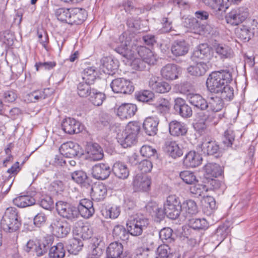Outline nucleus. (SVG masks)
<instances>
[{
    "label": "nucleus",
    "mask_w": 258,
    "mask_h": 258,
    "mask_svg": "<svg viewBox=\"0 0 258 258\" xmlns=\"http://www.w3.org/2000/svg\"><path fill=\"white\" fill-rule=\"evenodd\" d=\"M223 117V114H218L209 113V111L203 112L202 111L197 113V122L194 124V127L199 132H204L207 128L208 123L216 124Z\"/></svg>",
    "instance_id": "4"
},
{
    "label": "nucleus",
    "mask_w": 258,
    "mask_h": 258,
    "mask_svg": "<svg viewBox=\"0 0 258 258\" xmlns=\"http://www.w3.org/2000/svg\"><path fill=\"white\" fill-rule=\"evenodd\" d=\"M83 243L82 241L77 238H73L69 240L68 245V251L73 254H77L80 250H81Z\"/></svg>",
    "instance_id": "42"
},
{
    "label": "nucleus",
    "mask_w": 258,
    "mask_h": 258,
    "mask_svg": "<svg viewBox=\"0 0 258 258\" xmlns=\"http://www.w3.org/2000/svg\"><path fill=\"white\" fill-rule=\"evenodd\" d=\"M124 38V34H122L119 36V40L121 42V45L120 46L116 48L115 50L124 57L127 58V53L128 51V46L130 45V41L128 40H126L123 42Z\"/></svg>",
    "instance_id": "45"
},
{
    "label": "nucleus",
    "mask_w": 258,
    "mask_h": 258,
    "mask_svg": "<svg viewBox=\"0 0 258 258\" xmlns=\"http://www.w3.org/2000/svg\"><path fill=\"white\" fill-rule=\"evenodd\" d=\"M174 109L177 114L183 118L190 117L192 114L191 107L181 98H177L174 100Z\"/></svg>",
    "instance_id": "13"
},
{
    "label": "nucleus",
    "mask_w": 258,
    "mask_h": 258,
    "mask_svg": "<svg viewBox=\"0 0 258 258\" xmlns=\"http://www.w3.org/2000/svg\"><path fill=\"white\" fill-rule=\"evenodd\" d=\"M111 169L108 164L99 163L96 164L92 168V176L97 179L104 180L110 175Z\"/></svg>",
    "instance_id": "17"
},
{
    "label": "nucleus",
    "mask_w": 258,
    "mask_h": 258,
    "mask_svg": "<svg viewBox=\"0 0 258 258\" xmlns=\"http://www.w3.org/2000/svg\"><path fill=\"white\" fill-rule=\"evenodd\" d=\"M127 228L129 234L134 236L141 235L144 230L133 220L131 221L130 225L128 226Z\"/></svg>",
    "instance_id": "56"
},
{
    "label": "nucleus",
    "mask_w": 258,
    "mask_h": 258,
    "mask_svg": "<svg viewBox=\"0 0 258 258\" xmlns=\"http://www.w3.org/2000/svg\"><path fill=\"white\" fill-rule=\"evenodd\" d=\"M255 31H253L251 27L246 25H241L239 29L237 30V35L240 40L245 42L249 41L254 35Z\"/></svg>",
    "instance_id": "32"
},
{
    "label": "nucleus",
    "mask_w": 258,
    "mask_h": 258,
    "mask_svg": "<svg viewBox=\"0 0 258 258\" xmlns=\"http://www.w3.org/2000/svg\"><path fill=\"white\" fill-rule=\"evenodd\" d=\"M61 155L67 158L80 156L82 155L81 147L77 143L68 142L62 144L59 149Z\"/></svg>",
    "instance_id": "10"
},
{
    "label": "nucleus",
    "mask_w": 258,
    "mask_h": 258,
    "mask_svg": "<svg viewBox=\"0 0 258 258\" xmlns=\"http://www.w3.org/2000/svg\"><path fill=\"white\" fill-rule=\"evenodd\" d=\"M159 120L155 117H147L144 121L143 127L146 134L148 136H154L158 131Z\"/></svg>",
    "instance_id": "18"
},
{
    "label": "nucleus",
    "mask_w": 258,
    "mask_h": 258,
    "mask_svg": "<svg viewBox=\"0 0 258 258\" xmlns=\"http://www.w3.org/2000/svg\"><path fill=\"white\" fill-rule=\"evenodd\" d=\"M112 235L116 239L123 241L129 240L130 234L128 229L121 225H115L112 230Z\"/></svg>",
    "instance_id": "34"
},
{
    "label": "nucleus",
    "mask_w": 258,
    "mask_h": 258,
    "mask_svg": "<svg viewBox=\"0 0 258 258\" xmlns=\"http://www.w3.org/2000/svg\"><path fill=\"white\" fill-rule=\"evenodd\" d=\"M77 210L82 217L85 219H88L92 217L95 212L93 202L86 199L80 200Z\"/></svg>",
    "instance_id": "14"
},
{
    "label": "nucleus",
    "mask_w": 258,
    "mask_h": 258,
    "mask_svg": "<svg viewBox=\"0 0 258 258\" xmlns=\"http://www.w3.org/2000/svg\"><path fill=\"white\" fill-rule=\"evenodd\" d=\"M187 71L191 75L200 76L205 74L206 69L204 66H189Z\"/></svg>",
    "instance_id": "54"
},
{
    "label": "nucleus",
    "mask_w": 258,
    "mask_h": 258,
    "mask_svg": "<svg viewBox=\"0 0 258 258\" xmlns=\"http://www.w3.org/2000/svg\"><path fill=\"white\" fill-rule=\"evenodd\" d=\"M58 214L63 218L70 221L76 220L78 218L77 208L63 201H58L55 204Z\"/></svg>",
    "instance_id": "7"
},
{
    "label": "nucleus",
    "mask_w": 258,
    "mask_h": 258,
    "mask_svg": "<svg viewBox=\"0 0 258 258\" xmlns=\"http://www.w3.org/2000/svg\"><path fill=\"white\" fill-rule=\"evenodd\" d=\"M179 68L177 66H165L162 69V77L167 80H174L178 78Z\"/></svg>",
    "instance_id": "31"
},
{
    "label": "nucleus",
    "mask_w": 258,
    "mask_h": 258,
    "mask_svg": "<svg viewBox=\"0 0 258 258\" xmlns=\"http://www.w3.org/2000/svg\"><path fill=\"white\" fill-rule=\"evenodd\" d=\"M91 197L93 200L99 202L103 200L107 195V188L106 186L102 183L95 184L91 187Z\"/></svg>",
    "instance_id": "24"
},
{
    "label": "nucleus",
    "mask_w": 258,
    "mask_h": 258,
    "mask_svg": "<svg viewBox=\"0 0 258 258\" xmlns=\"http://www.w3.org/2000/svg\"><path fill=\"white\" fill-rule=\"evenodd\" d=\"M164 147L165 150L173 158L180 157L183 154L182 149L175 141H166Z\"/></svg>",
    "instance_id": "28"
},
{
    "label": "nucleus",
    "mask_w": 258,
    "mask_h": 258,
    "mask_svg": "<svg viewBox=\"0 0 258 258\" xmlns=\"http://www.w3.org/2000/svg\"><path fill=\"white\" fill-rule=\"evenodd\" d=\"M182 209L185 212V216L189 218L191 216L196 214L198 212V206L196 202L191 200L184 202L182 204Z\"/></svg>",
    "instance_id": "36"
},
{
    "label": "nucleus",
    "mask_w": 258,
    "mask_h": 258,
    "mask_svg": "<svg viewBox=\"0 0 258 258\" xmlns=\"http://www.w3.org/2000/svg\"><path fill=\"white\" fill-rule=\"evenodd\" d=\"M180 177L186 183L191 184L197 181L196 177L193 172L184 171L180 173Z\"/></svg>",
    "instance_id": "55"
},
{
    "label": "nucleus",
    "mask_w": 258,
    "mask_h": 258,
    "mask_svg": "<svg viewBox=\"0 0 258 258\" xmlns=\"http://www.w3.org/2000/svg\"><path fill=\"white\" fill-rule=\"evenodd\" d=\"M72 179L82 186L88 188L90 186V180L86 173L82 170H78L71 173Z\"/></svg>",
    "instance_id": "25"
},
{
    "label": "nucleus",
    "mask_w": 258,
    "mask_h": 258,
    "mask_svg": "<svg viewBox=\"0 0 258 258\" xmlns=\"http://www.w3.org/2000/svg\"><path fill=\"white\" fill-rule=\"evenodd\" d=\"M118 142L123 148L130 147L136 142L137 137L122 133L117 135Z\"/></svg>",
    "instance_id": "39"
},
{
    "label": "nucleus",
    "mask_w": 258,
    "mask_h": 258,
    "mask_svg": "<svg viewBox=\"0 0 258 258\" xmlns=\"http://www.w3.org/2000/svg\"><path fill=\"white\" fill-rule=\"evenodd\" d=\"M1 226L4 231L13 232L17 231L21 225V220L15 208H8L1 220Z\"/></svg>",
    "instance_id": "3"
},
{
    "label": "nucleus",
    "mask_w": 258,
    "mask_h": 258,
    "mask_svg": "<svg viewBox=\"0 0 258 258\" xmlns=\"http://www.w3.org/2000/svg\"><path fill=\"white\" fill-rule=\"evenodd\" d=\"M123 247L121 243L113 242L111 243L106 249V258H118L123 252Z\"/></svg>",
    "instance_id": "26"
},
{
    "label": "nucleus",
    "mask_w": 258,
    "mask_h": 258,
    "mask_svg": "<svg viewBox=\"0 0 258 258\" xmlns=\"http://www.w3.org/2000/svg\"><path fill=\"white\" fill-rule=\"evenodd\" d=\"M98 74L94 66L88 67L84 69L82 73V79L84 82L93 84Z\"/></svg>",
    "instance_id": "40"
},
{
    "label": "nucleus",
    "mask_w": 258,
    "mask_h": 258,
    "mask_svg": "<svg viewBox=\"0 0 258 258\" xmlns=\"http://www.w3.org/2000/svg\"><path fill=\"white\" fill-rule=\"evenodd\" d=\"M164 210L169 218L177 219L182 211V205L179 198L175 195L168 196L164 204Z\"/></svg>",
    "instance_id": "5"
},
{
    "label": "nucleus",
    "mask_w": 258,
    "mask_h": 258,
    "mask_svg": "<svg viewBox=\"0 0 258 258\" xmlns=\"http://www.w3.org/2000/svg\"><path fill=\"white\" fill-rule=\"evenodd\" d=\"M217 8L215 9V14L219 15L220 12H225L229 7V0H216Z\"/></svg>",
    "instance_id": "59"
},
{
    "label": "nucleus",
    "mask_w": 258,
    "mask_h": 258,
    "mask_svg": "<svg viewBox=\"0 0 258 258\" xmlns=\"http://www.w3.org/2000/svg\"><path fill=\"white\" fill-rule=\"evenodd\" d=\"M168 126L169 133L172 136H184L187 132L185 124L177 120L171 121Z\"/></svg>",
    "instance_id": "20"
},
{
    "label": "nucleus",
    "mask_w": 258,
    "mask_h": 258,
    "mask_svg": "<svg viewBox=\"0 0 258 258\" xmlns=\"http://www.w3.org/2000/svg\"><path fill=\"white\" fill-rule=\"evenodd\" d=\"M219 94H220V96L219 97L221 98L223 100L230 101L233 98L234 89L232 87L226 84Z\"/></svg>",
    "instance_id": "48"
},
{
    "label": "nucleus",
    "mask_w": 258,
    "mask_h": 258,
    "mask_svg": "<svg viewBox=\"0 0 258 258\" xmlns=\"http://www.w3.org/2000/svg\"><path fill=\"white\" fill-rule=\"evenodd\" d=\"M151 249L152 247L151 246H147L146 247H138L135 250L134 258H148L149 251Z\"/></svg>",
    "instance_id": "62"
},
{
    "label": "nucleus",
    "mask_w": 258,
    "mask_h": 258,
    "mask_svg": "<svg viewBox=\"0 0 258 258\" xmlns=\"http://www.w3.org/2000/svg\"><path fill=\"white\" fill-rule=\"evenodd\" d=\"M202 161V158L198 153L190 151L184 157L183 163L187 167L194 168L199 166Z\"/></svg>",
    "instance_id": "22"
},
{
    "label": "nucleus",
    "mask_w": 258,
    "mask_h": 258,
    "mask_svg": "<svg viewBox=\"0 0 258 258\" xmlns=\"http://www.w3.org/2000/svg\"><path fill=\"white\" fill-rule=\"evenodd\" d=\"M61 127L66 133L72 135L80 133L83 131L84 126L74 118L68 117L63 119Z\"/></svg>",
    "instance_id": "11"
},
{
    "label": "nucleus",
    "mask_w": 258,
    "mask_h": 258,
    "mask_svg": "<svg viewBox=\"0 0 258 258\" xmlns=\"http://www.w3.org/2000/svg\"><path fill=\"white\" fill-rule=\"evenodd\" d=\"M119 208L116 206H112L102 211V214L106 218L115 219L119 216Z\"/></svg>",
    "instance_id": "52"
},
{
    "label": "nucleus",
    "mask_w": 258,
    "mask_h": 258,
    "mask_svg": "<svg viewBox=\"0 0 258 258\" xmlns=\"http://www.w3.org/2000/svg\"><path fill=\"white\" fill-rule=\"evenodd\" d=\"M133 220L143 229H146L149 224V219L144 215L142 214L136 215Z\"/></svg>",
    "instance_id": "58"
},
{
    "label": "nucleus",
    "mask_w": 258,
    "mask_h": 258,
    "mask_svg": "<svg viewBox=\"0 0 258 258\" xmlns=\"http://www.w3.org/2000/svg\"><path fill=\"white\" fill-rule=\"evenodd\" d=\"M40 205L46 210H50L53 208L54 201L51 197L46 196L41 200Z\"/></svg>",
    "instance_id": "64"
},
{
    "label": "nucleus",
    "mask_w": 258,
    "mask_h": 258,
    "mask_svg": "<svg viewBox=\"0 0 258 258\" xmlns=\"http://www.w3.org/2000/svg\"><path fill=\"white\" fill-rule=\"evenodd\" d=\"M137 111V107L132 103H123L117 109V115L122 119H129L133 116Z\"/></svg>",
    "instance_id": "16"
},
{
    "label": "nucleus",
    "mask_w": 258,
    "mask_h": 258,
    "mask_svg": "<svg viewBox=\"0 0 258 258\" xmlns=\"http://www.w3.org/2000/svg\"><path fill=\"white\" fill-rule=\"evenodd\" d=\"M202 151L205 154L212 155L216 153L219 149V145L215 141L212 140L209 138H205L203 139L201 145Z\"/></svg>",
    "instance_id": "23"
},
{
    "label": "nucleus",
    "mask_w": 258,
    "mask_h": 258,
    "mask_svg": "<svg viewBox=\"0 0 258 258\" xmlns=\"http://www.w3.org/2000/svg\"><path fill=\"white\" fill-rule=\"evenodd\" d=\"M69 24H81L86 18V12L84 10L78 8H71Z\"/></svg>",
    "instance_id": "19"
},
{
    "label": "nucleus",
    "mask_w": 258,
    "mask_h": 258,
    "mask_svg": "<svg viewBox=\"0 0 258 258\" xmlns=\"http://www.w3.org/2000/svg\"><path fill=\"white\" fill-rule=\"evenodd\" d=\"M36 203L35 199L29 196H22L13 200L15 205L19 208H25L34 205Z\"/></svg>",
    "instance_id": "35"
},
{
    "label": "nucleus",
    "mask_w": 258,
    "mask_h": 258,
    "mask_svg": "<svg viewBox=\"0 0 258 258\" xmlns=\"http://www.w3.org/2000/svg\"><path fill=\"white\" fill-rule=\"evenodd\" d=\"M49 228L51 233L58 238L66 237L71 230L68 223L59 218L54 219L51 222Z\"/></svg>",
    "instance_id": "8"
},
{
    "label": "nucleus",
    "mask_w": 258,
    "mask_h": 258,
    "mask_svg": "<svg viewBox=\"0 0 258 258\" xmlns=\"http://www.w3.org/2000/svg\"><path fill=\"white\" fill-rule=\"evenodd\" d=\"M63 244L59 242L56 245L51 246L49 255L50 258H63L65 255Z\"/></svg>",
    "instance_id": "41"
},
{
    "label": "nucleus",
    "mask_w": 258,
    "mask_h": 258,
    "mask_svg": "<svg viewBox=\"0 0 258 258\" xmlns=\"http://www.w3.org/2000/svg\"><path fill=\"white\" fill-rule=\"evenodd\" d=\"M186 98L191 105L202 111L209 108L211 113L217 114L216 112L221 111L224 107L223 100L217 96L210 97L208 102L198 94L188 93L186 95Z\"/></svg>",
    "instance_id": "1"
},
{
    "label": "nucleus",
    "mask_w": 258,
    "mask_h": 258,
    "mask_svg": "<svg viewBox=\"0 0 258 258\" xmlns=\"http://www.w3.org/2000/svg\"><path fill=\"white\" fill-rule=\"evenodd\" d=\"M155 258H178V257L171 252L168 245L163 244L157 248Z\"/></svg>",
    "instance_id": "37"
},
{
    "label": "nucleus",
    "mask_w": 258,
    "mask_h": 258,
    "mask_svg": "<svg viewBox=\"0 0 258 258\" xmlns=\"http://www.w3.org/2000/svg\"><path fill=\"white\" fill-rule=\"evenodd\" d=\"M216 50L221 58H228L232 56V50L228 47L219 45L217 46Z\"/></svg>",
    "instance_id": "63"
},
{
    "label": "nucleus",
    "mask_w": 258,
    "mask_h": 258,
    "mask_svg": "<svg viewBox=\"0 0 258 258\" xmlns=\"http://www.w3.org/2000/svg\"><path fill=\"white\" fill-rule=\"evenodd\" d=\"M53 240L50 236L45 237L42 240L37 242V246L35 248V252L37 256H41L50 250L52 244Z\"/></svg>",
    "instance_id": "21"
},
{
    "label": "nucleus",
    "mask_w": 258,
    "mask_h": 258,
    "mask_svg": "<svg viewBox=\"0 0 258 258\" xmlns=\"http://www.w3.org/2000/svg\"><path fill=\"white\" fill-rule=\"evenodd\" d=\"M149 87L154 91L159 93H165L171 90V86L167 82L152 77L149 82Z\"/></svg>",
    "instance_id": "15"
},
{
    "label": "nucleus",
    "mask_w": 258,
    "mask_h": 258,
    "mask_svg": "<svg viewBox=\"0 0 258 258\" xmlns=\"http://www.w3.org/2000/svg\"><path fill=\"white\" fill-rule=\"evenodd\" d=\"M92 83H88L86 82H80L77 87L78 95L82 97H86L91 94L92 90L90 85Z\"/></svg>",
    "instance_id": "43"
},
{
    "label": "nucleus",
    "mask_w": 258,
    "mask_h": 258,
    "mask_svg": "<svg viewBox=\"0 0 258 258\" xmlns=\"http://www.w3.org/2000/svg\"><path fill=\"white\" fill-rule=\"evenodd\" d=\"M151 178L146 174H137L134 177L133 185L137 191H148L150 189Z\"/></svg>",
    "instance_id": "12"
},
{
    "label": "nucleus",
    "mask_w": 258,
    "mask_h": 258,
    "mask_svg": "<svg viewBox=\"0 0 258 258\" xmlns=\"http://www.w3.org/2000/svg\"><path fill=\"white\" fill-rule=\"evenodd\" d=\"M140 130V127L137 123L130 122L126 126L125 128L123 133L128 134L132 136H137Z\"/></svg>",
    "instance_id": "57"
},
{
    "label": "nucleus",
    "mask_w": 258,
    "mask_h": 258,
    "mask_svg": "<svg viewBox=\"0 0 258 258\" xmlns=\"http://www.w3.org/2000/svg\"><path fill=\"white\" fill-rule=\"evenodd\" d=\"M172 235L173 230L169 227L164 228L159 232V237L163 242H171L174 240Z\"/></svg>",
    "instance_id": "51"
},
{
    "label": "nucleus",
    "mask_w": 258,
    "mask_h": 258,
    "mask_svg": "<svg viewBox=\"0 0 258 258\" xmlns=\"http://www.w3.org/2000/svg\"><path fill=\"white\" fill-rule=\"evenodd\" d=\"M188 221L190 227L194 229H203L207 227L205 219L191 218Z\"/></svg>",
    "instance_id": "53"
},
{
    "label": "nucleus",
    "mask_w": 258,
    "mask_h": 258,
    "mask_svg": "<svg viewBox=\"0 0 258 258\" xmlns=\"http://www.w3.org/2000/svg\"><path fill=\"white\" fill-rule=\"evenodd\" d=\"M87 158L90 161H98L103 158L104 154L102 148L97 144H93L87 152Z\"/></svg>",
    "instance_id": "29"
},
{
    "label": "nucleus",
    "mask_w": 258,
    "mask_h": 258,
    "mask_svg": "<svg viewBox=\"0 0 258 258\" xmlns=\"http://www.w3.org/2000/svg\"><path fill=\"white\" fill-rule=\"evenodd\" d=\"M110 87L112 91L116 93L131 94L134 89L132 83L123 78L113 80L110 84Z\"/></svg>",
    "instance_id": "9"
},
{
    "label": "nucleus",
    "mask_w": 258,
    "mask_h": 258,
    "mask_svg": "<svg viewBox=\"0 0 258 258\" xmlns=\"http://www.w3.org/2000/svg\"><path fill=\"white\" fill-rule=\"evenodd\" d=\"M231 80V73L227 70H223L212 72L207 80L206 85L210 92L219 94L225 84Z\"/></svg>",
    "instance_id": "2"
},
{
    "label": "nucleus",
    "mask_w": 258,
    "mask_h": 258,
    "mask_svg": "<svg viewBox=\"0 0 258 258\" xmlns=\"http://www.w3.org/2000/svg\"><path fill=\"white\" fill-rule=\"evenodd\" d=\"M188 44L184 41H175L171 47L172 53L176 56L183 55L188 51Z\"/></svg>",
    "instance_id": "30"
},
{
    "label": "nucleus",
    "mask_w": 258,
    "mask_h": 258,
    "mask_svg": "<svg viewBox=\"0 0 258 258\" xmlns=\"http://www.w3.org/2000/svg\"><path fill=\"white\" fill-rule=\"evenodd\" d=\"M90 101L95 106L101 105L103 101L105 98V95L104 94L97 92L95 89H92V92L91 95H90Z\"/></svg>",
    "instance_id": "47"
},
{
    "label": "nucleus",
    "mask_w": 258,
    "mask_h": 258,
    "mask_svg": "<svg viewBox=\"0 0 258 258\" xmlns=\"http://www.w3.org/2000/svg\"><path fill=\"white\" fill-rule=\"evenodd\" d=\"M138 100L143 102L152 104L155 99V95L154 93L149 90H144L142 92H139L137 95Z\"/></svg>",
    "instance_id": "46"
},
{
    "label": "nucleus",
    "mask_w": 258,
    "mask_h": 258,
    "mask_svg": "<svg viewBox=\"0 0 258 258\" xmlns=\"http://www.w3.org/2000/svg\"><path fill=\"white\" fill-rule=\"evenodd\" d=\"M118 7L121 11L124 10L126 13L131 14L133 11L137 10V9L135 8L133 3L131 0H124L119 4Z\"/></svg>",
    "instance_id": "60"
},
{
    "label": "nucleus",
    "mask_w": 258,
    "mask_h": 258,
    "mask_svg": "<svg viewBox=\"0 0 258 258\" xmlns=\"http://www.w3.org/2000/svg\"><path fill=\"white\" fill-rule=\"evenodd\" d=\"M78 233L83 239H87L90 238L92 234V230L90 229L88 224H83L78 230Z\"/></svg>",
    "instance_id": "61"
},
{
    "label": "nucleus",
    "mask_w": 258,
    "mask_h": 258,
    "mask_svg": "<svg viewBox=\"0 0 258 258\" xmlns=\"http://www.w3.org/2000/svg\"><path fill=\"white\" fill-rule=\"evenodd\" d=\"M210 55V49L207 44L203 43L199 45L194 50L192 57L204 59Z\"/></svg>",
    "instance_id": "38"
},
{
    "label": "nucleus",
    "mask_w": 258,
    "mask_h": 258,
    "mask_svg": "<svg viewBox=\"0 0 258 258\" xmlns=\"http://www.w3.org/2000/svg\"><path fill=\"white\" fill-rule=\"evenodd\" d=\"M249 16L247 8L237 7L233 9L225 16V20L228 24L236 26L245 21Z\"/></svg>",
    "instance_id": "6"
},
{
    "label": "nucleus",
    "mask_w": 258,
    "mask_h": 258,
    "mask_svg": "<svg viewBox=\"0 0 258 258\" xmlns=\"http://www.w3.org/2000/svg\"><path fill=\"white\" fill-rule=\"evenodd\" d=\"M71 9L61 8L55 11V15L57 19L62 22L69 24L71 14Z\"/></svg>",
    "instance_id": "44"
},
{
    "label": "nucleus",
    "mask_w": 258,
    "mask_h": 258,
    "mask_svg": "<svg viewBox=\"0 0 258 258\" xmlns=\"http://www.w3.org/2000/svg\"><path fill=\"white\" fill-rule=\"evenodd\" d=\"M112 170L116 177L122 179H126L130 173L126 165L121 162H115L112 166Z\"/></svg>",
    "instance_id": "27"
},
{
    "label": "nucleus",
    "mask_w": 258,
    "mask_h": 258,
    "mask_svg": "<svg viewBox=\"0 0 258 258\" xmlns=\"http://www.w3.org/2000/svg\"><path fill=\"white\" fill-rule=\"evenodd\" d=\"M205 171L207 178L217 177L222 175V167L216 163H208L205 166Z\"/></svg>",
    "instance_id": "33"
},
{
    "label": "nucleus",
    "mask_w": 258,
    "mask_h": 258,
    "mask_svg": "<svg viewBox=\"0 0 258 258\" xmlns=\"http://www.w3.org/2000/svg\"><path fill=\"white\" fill-rule=\"evenodd\" d=\"M235 139V134L233 131L228 129L225 131L222 138V142L227 147H231Z\"/></svg>",
    "instance_id": "50"
},
{
    "label": "nucleus",
    "mask_w": 258,
    "mask_h": 258,
    "mask_svg": "<svg viewBox=\"0 0 258 258\" xmlns=\"http://www.w3.org/2000/svg\"><path fill=\"white\" fill-rule=\"evenodd\" d=\"M208 187L204 184H197L190 186V192L194 195L195 197L205 196V194L208 191Z\"/></svg>",
    "instance_id": "49"
}]
</instances>
